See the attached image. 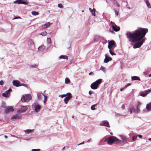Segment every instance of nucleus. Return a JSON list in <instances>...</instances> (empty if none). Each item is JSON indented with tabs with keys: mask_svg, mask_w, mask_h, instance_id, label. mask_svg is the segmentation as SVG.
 Here are the masks:
<instances>
[{
	"mask_svg": "<svg viewBox=\"0 0 151 151\" xmlns=\"http://www.w3.org/2000/svg\"><path fill=\"white\" fill-rule=\"evenodd\" d=\"M100 126H105L108 127H110L109 122L107 121H103L100 124Z\"/></svg>",
	"mask_w": 151,
	"mask_h": 151,
	"instance_id": "7",
	"label": "nucleus"
},
{
	"mask_svg": "<svg viewBox=\"0 0 151 151\" xmlns=\"http://www.w3.org/2000/svg\"><path fill=\"white\" fill-rule=\"evenodd\" d=\"M31 67H34V68H37V65L35 64L34 65H31Z\"/></svg>",
	"mask_w": 151,
	"mask_h": 151,
	"instance_id": "42",
	"label": "nucleus"
},
{
	"mask_svg": "<svg viewBox=\"0 0 151 151\" xmlns=\"http://www.w3.org/2000/svg\"><path fill=\"white\" fill-rule=\"evenodd\" d=\"M35 111L36 112H38L39 111L41 108L40 106L38 104L35 105L34 106Z\"/></svg>",
	"mask_w": 151,
	"mask_h": 151,
	"instance_id": "13",
	"label": "nucleus"
},
{
	"mask_svg": "<svg viewBox=\"0 0 151 151\" xmlns=\"http://www.w3.org/2000/svg\"><path fill=\"white\" fill-rule=\"evenodd\" d=\"M66 96H67V97L68 98L70 99H71L72 97L71 94L70 93H68L66 94Z\"/></svg>",
	"mask_w": 151,
	"mask_h": 151,
	"instance_id": "23",
	"label": "nucleus"
},
{
	"mask_svg": "<svg viewBox=\"0 0 151 151\" xmlns=\"http://www.w3.org/2000/svg\"><path fill=\"white\" fill-rule=\"evenodd\" d=\"M84 143V142L83 141L82 142H81V143L78 144V145H81V144H83Z\"/></svg>",
	"mask_w": 151,
	"mask_h": 151,
	"instance_id": "50",
	"label": "nucleus"
},
{
	"mask_svg": "<svg viewBox=\"0 0 151 151\" xmlns=\"http://www.w3.org/2000/svg\"><path fill=\"white\" fill-rule=\"evenodd\" d=\"M151 91V90H145L144 91H142L140 92V95L142 96H145L149 93Z\"/></svg>",
	"mask_w": 151,
	"mask_h": 151,
	"instance_id": "8",
	"label": "nucleus"
},
{
	"mask_svg": "<svg viewBox=\"0 0 151 151\" xmlns=\"http://www.w3.org/2000/svg\"><path fill=\"white\" fill-rule=\"evenodd\" d=\"M114 12H115V14L116 16H118V15L119 13V12L118 11H117L116 10H114Z\"/></svg>",
	"mask_w": 151,
	"mask_h": 151,
	"instance_id": "38",
	"label": "nucleus"
},
{
	"mask_svg": "<svg viewBox=\"0 0 151 151\" xmlns=\"http://www.w3.org/2000/svg\"><path fill=\"white\" fill-rule=\"evenodd\" d=\"M16 18V19H18V18H21L20 17H18Z\"/></svg>",
	"mask_w": 151,
	"mask_h": 151,
	"instance_id": "57",
	"label": "nucleus"
},
{
	"mask_svg": "<svg viewBox=\"0 0 151 151\" xmlns=\"http://www.w3.org/2000/svg\"><path fill=\"white\" fill-rule=\"evenodd\" d=\"M17 1L18 4H27V1H22L21 0H18Z\"/></svg>",
	"mask_w": 151,
	"mask_h": 151,
	"instance_id": "19",
	"label": "nucleus"
},
{
	"mask_svg": "<svg viewBox=\"0 0 151 151\" xmlns=\"http://www.w3.org/2000/svg\"><path fill=\"white\" fill-rule=\"evenodd\" d=\"M115 42L113 40H111L108 43V48L109 49V52L110 54L112 55H116V54L113 52V49H111L113 47H116L115 45Z\"/></svg>",
	"mask_w": 151,
	"mask_h": 151,
	"instance_id": "3",
	"label": "nucleus"
},
{
	"mask_svg": "<svg viewBox=\"0 0 151 151\" xmlns=\"http://www.w3.org/2000/svg\"><path fill=\"white\" fill-rule=\"evenodd\" d=\"M11 91H12V89L11 88H10L5 93H3L2 95L5 97H8L10 95L9 93Z\"/></svg>",
	"mask_w": 151,
	"mask_h": 151,
	"instance_id": "9",
	"label": "nucleus"
},
{
	"mask_svg": "<svg viewBox=\"0 0 151 151\" xmlns=\"http://www.w3.org/2000/svg\"><path fill=\"white\" fill-rule=\"evenodd\" d=\"M112 27L113 29L115 32L118 31L120 29V27L117 26L116 25H115V26H114V25H112Z\"/></svg>",
	"mask_w": 151,
	"mask_h": 151,
	"instance_id": "14",
	"label": "nucleus"
},
{
	"mask_svg": "<svg viewBox=\"0 0 151 151\" xmlns=\"http://www.w3.org/2000/svg\"><path fill=\"white\" fill-rule=\"evenodd\" d=\"M148 139L149 140H150V141H151V138H149Z\"/></svg>",
	"mask_w": 151,
	"mask_h": 151,
	"instance_id": "55",
	"label": "nucleus"
},
{
	"mask_svg": "<svg viewBox=\"0 0 151 151\" xmlns=\"http://www.w3.org/2000/svg\"><path fill=\"white\" fill-rule=\"evenodd\" d=\"M94 9H92L91 8H89V10L91 12V11H92Z\"/></svg>",
	"mask_w": 151,
	"mask_h": 151,
	"instance_id": "51",
	"label": "nucleus"
},
{
	"mask_svg": "<svg viewBox=\"0 0 151 151\" xmlns=\"http://www.w3.org/2000/svg\"><path fill=\"white\" fill-rule=\"evenodd\" d=\"M18 116L17 115H14L12 118V119H18Z\"/></svg>",
	"mask_w": 151,
	"mask_h": 151,
	"instance_id": "36",
	"label": "nucleus"
},
{
	"mask_svg": "<svg viewBox=\"0 0 151 151\" xmlns=\"http://www.w3.org/2000/svg\"><path fill=\"white\" fill-rule=\"evenodd\" d=\"M149 77H150L151 76V74L149 75Z\"/></svg>",
	"mask_w": 151,
	"mask_h": 151,
	"instance_id": "56",
	"label": "nucleus"
},
{
	"mask_svg": "<svg viewBox=\"0 0 151 151\" xmlns=\"http://www.w3.org/2000/svg\"><path fill=\"white\" fill-rule=\"evenodd\" d=\"M148 7L150 8H151V5L149 2L148 0H146L145 1Z\"/></svg>",
	"mask_w": 151,
	"mask_h": 151,
	"instance_id": "25",
	"label": "nucleus"
},
{
	"mask_svg": "<svg viewBox=\"0 0 151 151\" xmlns=\"http://www.w3.org/2000/svg\"><path fill=\"white\" fill-rule=\"evenodd\" d=\"M4 83V81L3 80H1L0 81V85H2Z\"/></svg>",
	"mask_w": 151,
	"mask_h": 151,
	"instance_id": "44",
	"label": "nucleus"
},
{
	"mask_svg": "<svg viewBox=\"0 0 151 151\" xmlns=\"http://www.w3.org/2000/svg\"><path fill=\"white\" fill-rule=\"evenodd\" d=\"M70 81V79L68 78H66L65 79V82L66 83L68 84L69 83Z\"/></svg>",
	"mask_w": 151,
	"mask_h": 151,
	"instance_id": "28",
	"label": "nucleus"
},
{
	"mask_svg": "<svg viewBox=\"0 0 151 151\" xmlns=\"http://www.w3.org/2000/svg\"><path fill=\"white\" fill-rule=\"evenodd\" d=\"M141 105V103L139 101H138L136 106V109L140 112V108Z\"/></svg>",
	"mask_w": 151,
	"mask_h": 151,
	"instance_id": "17",
	"label": "nucleus"
},
{
	"mask_svg": "<svg viewBox=\"0 0 151 151\" xmlns=\"http://www.w3.org/2000/svg\"><path fill=\"white\" fill-rule=\"evenodd\" d=\"M50 22H47L45 24L43 25L42 27V28H46L50 26Z\"/></svg>",
	"mask_w": 151,
	"mask_h": 151,
	"instance_id": "20",
	"label": "nucleus"
},
{
	"mask_svg": "<svg viewBox=\"0 0 151 151\" xmlns=\"http://www.w3.org/2000/svg\"><path fill=\"white\" fill-rule=\"evenodd\" d=\"M97 104H96L93 105H92L91 107V109L92 110H94L95 109V107L97 105Z\"/></svg>",
	"mask_w": 151,
	"mask_h": 151,
	"instance_id": "31",
	"label": "nucleus"
},
{
	"mask_svg": "<svg viewBox=\"0 0 151 151\" xmlns=\"http://www.w3.org/2000/svg\"><path fill=\"white\" fill-rule=\"evenodd\" d=\"M42 95L44 96V104H45L46 102L47 97V96H46L45 95H44V94H43Z\"/></svg>",
	"mask_w": 151,
	"mask_h": 151,
	"instance_id": "29",
	"label": "nucleus"
},
{
	"mask_svg": "<svg viewBox=\"0 0 151 151\" xmlns=\"http://www.w3.org/2000/svg\"><path fill=\"white\" fill-rule=\"evenodd\" d=\"M104 142H107L109 145H112L114 142L116 143H119L121 140L114 136H111L106 139Z\"/></svg>",
	"mask_w": 151,
	"mask_h": 151,
	"instance_id": "2",
	"label": "nucleus"
},
{
	"mask_svg": "<svg viewBox=\"0 0 151 151\" xmlns=\"http://www.w3.org/2000/svg\"><path fill=\"white\" fill-rule=\"evenodd\" d=\"M121 108L122 109H124L125 108V106L124 104H123L121 107Z\"/></svg>",
	"mask_w": 151,
	"mask_h": 151,
	"instance_id": "45",
	"label": "nucleus"
},
{
	"mask_svg": "<svg viewBox=\"0 0 151 151\" xmlns=\"http://www.w3.org/2000/svg\"><path fill=\"white\" fill-rule=\"evenodd\" d=\"M66 96V94H63L61 95H60L59 96H61V98H63V97Z\"/></svg>",
	"mask_w": 151,
	"mask_h": 151,
	"instance_id": "41",
	"label": "nucleus"
},
{
	"mask_svg": "<svg viewBox=\"0 0 151 151\" xmlns=\"http://www.w3.org/2000/svg\"><path fill=\"white\" fill-rule=\"evenodd\" d=\"M93 73V72H91L90 73H89V75H91V74H92Z\"/></svg>",
	"mask_w": 151,
	"mask_h": 151,
	"instance_id": "52",
	"label": "nucleus"
},
{
	"mask_svg": "<svg viewBox=\"0 0 151 151\" xmlns=\"http://www.w3.org/2000/svg\"><path fill=\"white\" fill-rule=\"evenodd\" d=\"M137 138V136L136 135H134L132 137V141H134Z\"/></svg>",
	"mask_w": 151,
	"mask_h": 151,
	"instance_id": "30",
	"label": "nucleus"
},
{
	"mask_svg": "<svg viewBox=\"0 0 151 151\" xmlns=\"http://www.w3.org/2000/svg\"><path fill=\"white\" fill-rule=\"evenodd\" d=\"M13 84L14 86L17 87H18L21 86L20 85V81L17 80H14L13 81Z\"/></svg>",
	"mask_w": 151,
	"mask_h": 151,
	"instance_id": "11",
	"label": "nucleus"
},
{
	"mask_svg": "<svg viewBox=\"0 0 151 151\" xmlns=\"http://www.w3.org/2000/svg\"><path fill=\"white\" fill-rule=\"evenodd\" d=\"M31 99V95L29 94H28L22 96L21 98V101L22 102H28Z\"/></svg>",
	"mask_w": 151,
	"mask_h": 151,
	"instance_id": "5",
	"label": "nucleus"
},
{
	"mask_svg": "<svg viewBox=\"0 0 151 151\" xmlns=\"http://www.w3.org/2000/svg\"><path fill=\"white\" fill-rule=\"evenodd\" d=\"M65 148V147H63V150Z\"/></svg>",
	"mask_w": 151,
	"mask_h": 151,
	"instance_id": "59",
	"label": "nucleus"
},
{
	"mask_svg": "<svg viewBox=\"0 0 151 151\" xmlns=\"http://www.w3.org/2000/svg\"><path fill=\"white\" fill-rule=\"evenodd\" d=\"M148 31L147 28H139L132 32H127L126 35L129 41L131 42H136L133 46V48L136 49L140 47L145 42V39L143 38Z\"/></svg>",
	"mask_w": 151,
	"mask_h": 151,
	"instance_id": "1",
	"label": "nucleus"
},
{
	"mask_svg": "<svg viewBox=\"0 0 151 151\" xmlns=\"http://www.w3.org/2000/svg\"><path fill=\"white\" fill-rule=\"evenodd\" d=\"M100 69L104 72H105L106 71L105 68L103 66H101L100 68Z\"/></svg>",
	"mask_w": 151,
	"mask_h": 151,
	"instance_id": "35",
	"label": "nucleus"
},
{
	"mask_svg": "<svg viewBox=\"0 0 151 151\" xmlns=\"http://www.w3.org/2000/svg\"><path fill=\"white\" fill-rule=\"evenodd\" d=\"M91 14H92V15H93L94 16H95V10L94 9L92 11H91Z\"/></svg>",
	"mask_w": 151,
	"mask_h": 151,
	"instance_id": "32",
	"label": "nucleus"
},
{
	"mask_svg": "<svg viewBox=\"0 0 151 151\" xmlns=\"http://www.w3.org/2000/svg\"><path fill=\"white\" fill-rule=\"evenodd\" d=\"M132 80H139V81H141V79L140 78L137 76H133L131 77Z\"/></svg>",
	"mask_w": 151,
	"mask_h": 151,
	"instance_id": "18",
	"label": "nucleus"
},
{
	"mask_svg": "<svg viewBox=\"0 0 151 151\" xmlns=\"http://www.w3.org/2000/svg\"><path fill=\"white\" fill-rule=\"evenodd\" d=\"M37 96L38 98V99H40V96H41V94L40 93H37Z\"/></svg>",
	"mask_w": 151,
	"mask_h": 151,
	"instance_id": "43",
	"label": "nucleus"
},
{
	"mask_svg": "<svg viewBox=\"0 0 151 151\" xmlns=\"http://www.w3.org/2000/svg\"><path fill=\"white\" fill-rule=\"evenodd\" d=\"M32 131V130L27 129L25 131V132L27 133H31Z\"/></svg>",
	"mask_w": 151,
	"mask_h": 151,
	"instance_id": "33",
	"label": "nucleus"
},
{
	"mask_svg": "<svg viewBox=\"0 0 151 151\" xmlns=\"http://www.w3.org/2000/svg\"><path fill=\"white\" fill-rule=\"evenodd\" d=\"M130 85H131L130 83H128L126 85V86L124 87V88H125L127 86H129Z\"/></svg>",
	"mask_w": 151,
	"mask_h": 151,
	"instance_id": "46",
	"label": "nucleus"
},
{
	"mask_svg": "<svg viewBox=\"0 0 151 151\" xmlns=\"http://www.w3.org/2000/svg\"><path fill=\"white\" fill-rule=\"evenodd\" d=\"M45 48V47L44 46H40L38 47V49L39 50H44Z\"/></svg>",
	"mask_w": 151,
	"mask_h": 151,
	"instance_id": "27",
	"label": "nucleus"
},
{
	"mask_svg": "<svg viewBox=\"0 0 151 151\" xmlns=\"http://www.w3.org/2000/svg\"><path fill=\"white\" fill-rule=\"evenodd\" d=\"M58 7L60 8H62L63 7V5L61 4H58Z\"/></svg>",
	"mask_w": 151,
	"mask_h": 151,
	"instance_id": "40",
	"label": "nucleus"
},
{
	"mask_svg": "<svg viewBox=\"0 0 151 151\" xmlns=\"http://www.w3.org/2000/svg\"><path fill=\"white\" fill-rule=\"evenodd\" d=\"M32 14L34 16H36L38 15L39 13L38 12L36 11H32Z\"/></svg>",
	"mask_w": 151,
	"mask_h": 151,
	"instance_id": "26",
	"label": "nucleus"
},
{
	"mask_svg": "<svg viewBox=\"0 0 151 151\" xmlns=\"http://www.w3.org/2000/svg\"><path fill=\"white\" fill-rule=\"evenodd\" d=\"M5 108V112L6 113H8L11 111H14L13 107L11 106L6 107Z\"/></svg>",
	"mask_w": 151,
	"mask_h": 151,
	"instance_id": "6",
	"label": "nucleus"
},
{
	"mask_svg": "<svg viewBox=\"0 0 151 151\" xmlns=\"http://www.w3.org/2000/svg\"><path fill=\"white\" fill-rule=\"evenodd\" d=\"M70 99H69L68 98H67L66 97L64 99V101L65 103V104H67L68 101Z\"/></svg>",
	"mask_w": 151,
	"mask_h": 151,
	"instance_id": "24",
	"label": "nucleus"
},
{
	"mask_svg": "<svg viewBox=\"0 0 151 151\" xmlns=\"http://www.w3.org/2000/svg\"><path fill=\"white\" fill-rule=\"evenodd\" d=\"M120 137L124 142H127L129 141L128 139L125 136L122 135L120 136Z\"/></svg>",
	"mask_w": 151,
	"mask_h": 151,
	"instance_id": "15",
	"label": "nucleus"
},
{
	"mask_svg": "<svg viewBox=\"0 0 151 151\" xmlns=\"http://www.w3.org/2000/svg\"><path fill=\"white\" fill-rule=\"evenodd\" d=\"M129 110L130 112V114H132V112L138 113L139 112V111L136 109H135L134 107H133L129 109Z\"/></svg>",
	"mask_w": 151,
	"mask_h": 151,
	"instance_id": "12",
	"label": "nucleus"
},
{
	"mask_svg": "<svg viewBox=\"0 0 151 151\" xmlns=\"http://www.w3.org/2000/svg\"><path fill=\"white\" fill-rule=\"evenodd\" d=\"M28 109L27 107L26 106H23L21 107L20 110L22 112H24Z\"/></svg>",
	"mask_w": 151,
	"mask_h": 151,
	"instance_id": "16",
	"label": "nucleus"
},
{
	"mask_svg": "<svg viewBox=\"0 0 151 151\" xmlns=\"http://www.w3.org/2000/svg\"><path fill=\"white\" fill-rule=\"evenodd\" d=\"M92 93V92L91 91H89V94L90 95H91Z\"/></svg>",
	"mask_w": 151,
	"mask_h": 151,
	"instance_id": "49",
	"label": "nucleus"
},
{
	"mask_svg": "<svg viewBox=\"0 0 151 151\" xmlns=\"http://www.w3.org/2000/svg\"><path fill=\"white\" fill-rule=\"evenodd\" d=\"M4 137H5V138H7V136H6V135H5V136H4Z\"/></svg>",
	"mask_w": 151,
	"mask_h": 151,
	"instance_id": "54",
	"label": "nucleus"
},
{
	"mask_svg": "<svg viewBox=\"0 0 151 151\" xmlns=\"http://www.w3.org/2000/svg\"><path fill=\"white\" fill-rule=\"evenodd\" d=\"M102 80L100 79L92 83L91 85V88L93 89H96L98 87L99 85L102 82Z\"/></svg>",
	"mask_w": 151,
	"mask_h": 151,
	"instance_id": "4",
	"label": "nucleus"
},
{
	"mask_svg": "<svg viewBox=\"0 0 151 151\" xmlns=\"http://www.w3.org/2000/svg\"><path fill=\"white\" fill-rule=\"evenodd\" d=\"M138 136L139 137V138H142V135H138Z\"/></svg>",
	"mask_w": 151,
	"mask_h": 151,
	"instance_id": "48",
	"label": "nucleus"
},
{
	"mask_svg": "<svg viewBox=\"0 0 151 151\" xmlns=\"http://www.w3.org/2000/svg\"><path fill=\"white\" fill-rule=\"evenodd\" d=\"M90 139H89L87 142H89L90 141Z\"/></svg>",
	"mask_w": 151,
	"mask_h": 151,
	"instance_id": "58",
	"label": "nucleus"
},
{
	"mask_svg": "<svg viewBox=\"0 0 151 151\" xmlns=\"http://www.w3.org/2000/svg\"><path fill=\"white\" fill-rule=\"evenodd\" d=\"M111 23L112 24V25H116L115 23L114 22H112V21L111 22Z\"/></svg>",
	"mask_w": 151,
	"mask_h": 151,
	"instance_id": "47",
	"label": "nucleus"
},
{
	"mask_svg": "<svg viewBox=\"0 0 151 151\" xmlns=\"http://www.w3.org/2000/svg\"><path fill=\"white\" fill-rule=\"evenodd\" d=\"M47 42L48 43L50 44L51 43V38H48L47 39Z\"/></svg>",
	"mask_w": 151,
	"mask_h": 151,
	"instance_id": "34",
	"label": "nucleus"
},
{
	"mask_svg": "<svg viewBox=\"0 0 151 151\" xmlns=\"http://www.w3.org/2000/svg\"><path fill=\"white\" fill-rule=\"evenodd\" d=\"M146 108L148 111H149L151 110V102L147 104Z\"/></svg>",
	"mask_w": 151,
	"mask_h": 151,
	"instance_id": "21",
	"label": "nucleus"
},
{
	"mask_svg": "<svg viewBox=\"0 0 151 151\" xmlns=\"http://www.w3.org/2000/svg\"><path fill=\"white\" fill-rule=\"evenodd\" d=\"M40 149H33L32 150V151H40Z\"/></svg>",
	"mask_w": 151,
	"mask_h": 151,
	"instance_id": "39",
	"label": "nucleus"
},
{
	"mask_svg": "<svg viewBox=\"0 0 151 151\" xmlns=\"http://www.w3.org/2000/svg\"><path fill=\"white\" fill-rule=\"evenodd\" d=\"M59 58L60 59H64L67 60L68 59V57L66 55H62Z\"/></svg>",
	"mask_w": 151,
	"mask_h": 151,
	"instance_id": "22",
	"label": "nucleus"
},
{
	"mask_svg": "<svg viewBox=\"0 0 151 151\" xmlns=\"http://www.w3.org/2000/svg\"><path fill=\"white\" fill-rule=\"evenodd\" d=\"M47 34V33L46 32H44L41 33V35L43 36L46 35Z\"/></svg>",
	"mask_w": 151,
	"mask_h": 151,
	"instance_id": "37",
	"label": "nucleus"
},
{
	"mask_svg": "<svg viewBox=\"0 0 151 151\" xmlns=\"http://www.w3.org/2000/svg\"><path fill=\"white\" fill-rule=\"evenodd\" d=\"M105 58L104 60L105 63H107L112 60V58L108 56L107 54H105Z\"/></svg>",
	"mask_w": 151,
	"mask_h": 151,
	"instance_id": "10",
	"label": "nucleus"
},
{
	"mask_svg": "<svg viewBox=\"0 0 151 151\" xmlns=\"http://www.w3.org/2000/svg\"><path fill=\"white\" fill-rule=\"evenodd\" d=\"M123 88H121V89H120V91H122V90H123Z\"/></svg>",
	"mask_w": 151,
	"mask_h": 151,
	"instance_id": "53",
	"label": "nucleus"
}]
</instances>
